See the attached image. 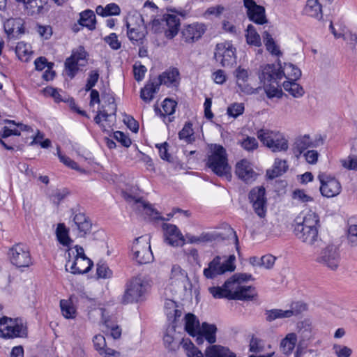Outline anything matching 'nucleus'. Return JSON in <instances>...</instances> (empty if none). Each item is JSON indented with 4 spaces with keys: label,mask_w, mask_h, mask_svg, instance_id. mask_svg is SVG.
Instances as JSON below:
<instances>
[{
    "label": "nucleus",
    "mask_w": 357,
    "mask_h": 357,
    "mask_svg": "<svg viewBox=\"0 0 357 357\" xmlns=\"http://www.w3.org/2000/svg\"><path fill=\"white\" fill-rule=\"evenodd\" d=\"M243 3L247 9V15L251 21L258 24L267 22L263 6L257 5L253 0H243Z\"/></svg>",
    "instance_id": "18"
},
{
    "label": "nucleus",
    "mask_w": 357,
    "mask_h": 357,
    "mask_svg": "<svg viewBox=\"0 0 357 357\" xmlns=\"http://www.w3.org/2000/svg\"><path fill=\"white\" fill-rule=\"evenodd\" d=\"M86 55V52L82 46L73 51L71 56L65 61V70L68 77L73 78L80 67L87 64Z\"/></svg>",
    "instance_id": "9"
},
{
    "label": "nucleus",
    "mask_w": 357,
    "mask_h": 357,
    "mask_svg": "<svg viewBox=\"0 0 357 357\" xmlns=\"http://www.w3.org/2000/svg\"><path fill=\"white\" fill-rule=\"evenodd\" d=\"M317 261L332 271L336 270L340 262V254L337 248L333 245L326 246L321 251Z\"/></svg>",
    "instance_id": "12"
},
{
    "label": "nucleus",
    "mask_w": 357,
    "mask_h": 357,
    "mask_svg": "<svg viewBox=\"0 0 357 357\" xmlns=\"http://www.w3.org/2000/svg\"><path fill=\"white\" fill-rule=\"evenodd\" d=\"M133 200L135 208L139 212L144 213L155 220H165V218L159 215V213L155 210L150 204L142 199L133 198Z\"/></svg>",
    "instance_id": "27"
},
{
    "label": "nucleus",
    "mask_w": 357,
    "mask_h": 357,
    "mask_svg": "<svg viewBox=\"0 0 357 357\" xmlns=\"http://www.w3.org/2000/svg\"><path fill=\"white\" fill-rule=\"evenodd\" d=\"M298 332L300 334L302 341L309 340L312 336V322L309 319H305L297 325Z\"/></svg>",
    "instance_id": "39"
},
{
    "label": "nucleus",
    "mask_w": 357,
    "mask_h": 357,
    "mask_svg": "<svg viewBox=\"0 0 357 357\" xmlns=\"http://www.w3.org/2000/svg\"><path fill=\"white\" fill-rule=\"evenodd\" d=\"M307 310V305L302 301L292 302L290 308L287 310L288 317H297Z\"/></svg>",
    "instance_id": "47"
},
{
    "label": "nucleus",
    "mask_w": 357,
    "mask_h": 357,
    "mask_svg": "<svg viewBox=\"0 0 357 357\" xmlns=\"http://www.w3.org/2000/svg\"><path fill=\"white\" fill-rule=\"evenodd\" d=\"M244 112V105L243 103H233L227 107V114L234 118H236Z\"/></svg>",
    "instance_id": "58"
},
{
    "label": "nucleus",
    "mask_w": 357,
    "mask_h": 357,
    "mask_svg": "<svg viewBox=\"0 0 357 357\" xmlns=\"http://www.w3.org/2000/svg\"><path fill=\"white\" fill-rule=\"evenodd\" d=\"M193 135L192 124L189 122L185 123L183 129L179 132L178 137L181 139H185L187 142L191 141V137Z\"/></svg>",
    "instance_id": "60"
},
{
    "label": "nucleus",
    "mask_w": 357,
    "mask_h": 357,
    "mask_svg": "<svg viewBox=\"0 0 357 357\" xmlns=\"http://www.w3.org/2000/svg\"><path fill=\"white\" fill-rule=\"evenodd\" d=\"M277 86L271 84H264V91L268 98H282L283 95L282 90L278 86V82H276Z\"/></svg>",
    "instance_id": "53"
},
{
    "label": "nucleus",
    "mask_w": 357,
    "mask_h": 357,
    "mask_svg": "<svg viewBox=\"0 0 357 357\" xmlns=\"http://www.w3.org/2000/svg\"><path fill=\"white\" fill-rule=\"evenodd\" d=\"M282 78L280 68H277L274 64H267L262 67L261 73L259 75L261 82L264 84L267 82H277Z\"/></svg>",
    "instance_id": "25"
},
{
    "label": "nucleus",
    "mask_w": 357,
    "mask_h": 357,
    "mask_svg": "<svg viewBox=\"0 0 357 357\" xmlns=\"http://www.w3.org/2000/svg\"><path fill=\"white\" fill-rule=\"evenodd\" d=\"M297 342V335L294 333L287 334L280 344V350L283 354L289 355L291 354Z\"/></svg>",
    "instance_id": "34"
},
{
    "label": "nucleus",
    "mask_w": 357,
    "mask_h": 357,
    "mask_svg": "<svg viewBox=\"0 0 357 357\" xmlns=\"http://www.w3.org/2000/svg\"><path fill=\"white\" fill-rule=\"evenodd\" d=\"M159 86L164 84L167 86H176L178 82L179 72L177 68H172L162 73L158 78H154Z\"/></svg>",
    "instance_id": "26"
},
{
    "label": "nucleus",
    "mask_w": 357,
    "mask_h": 357,
    "mask_svg": "<svg viewBox=\"0 0 357 357\" xmlns=\"http://www.w3.org/2000/svg\"><path fill=\"white\" fill-rule=\"evenodd\" d=\"M206 31L204 23L195 22L184 26L181 31L183 40L187 43H193L199 40Z\"/></svg>",
    "instance_id": "17"
},
{
    "label": "nucleus",
    "mask_w": 357,
    "mask_h": 357,
    "mask_svg": "<svg viewBox=\"0 0 357 357\" xmlns=\"http://www.w3.org/2000/svg\"><path fill=\"white\" fill-rule=\"evenodd\" d=\"M332 350L337 357H350L352 354L351 349L347 346L338 344H334Z\"/></svg>",
    "instance_id": "55"
},
{
    "label": "nucleus",
    "mask_w": 357,
    "mask_h": 357,
    "mask_svg": "<svg viewBox=\"0 0 357 357\" xmlns=\"http://www.w3.org/2000/svg\"><path fill=\"white\" fill-rule=\"evenodd\" d=\"M241 146L248 151H252L258 148V142L253 137L247 136L241 142Z\"/></svg>",
    "instance_id": "57"
},
{
    "label": "nucleus",
    "mask_w": 357,
    "mask_h": 357,
    "mask_svg": "<svg viewBox=\"0 0 357 357\" xmlns=\"http://www.w3.org/2000/svg\"><path fill=\"white\" fill-rule=\"evenodd\" d=\"M180 344L185 351L188 357H204L203 353L194 345L190 340L183 339Z\"/></svg>",
    "instance_id": "45"
},
{
    "label": "nucleus",
    "mask_w": 357,
    "mask_h": 357,
    "mask_svg": "<svg viewBox=\"0 0 357 357\" xmlns=\"http://www.w3.org/2000/svg\"><path fill=\"white\" fill-rule=\"evenodd\" d=\"M231 283H234V281L227 280L225 282L223 287H211L209 289L210 293L215 298H221L225 297L228 298L229 296V291L227 290V288L229 287V285Z\"/></svg>",
    "instance_id": "48"
},
{
    "label": "nucleus",
    "mask_w": 357,
    "mask_h": 357,
    "mask_svg": "<svg viewBox=\"0 0 357 357\" xmlns=\"http://www.w3.org/2000/svg\"><path fill=\"white\" fill-rule=\"evenodd\" d=\"M45 3L44 0H27L24 3V10L29 15H38L43 13Z\"/></svg>",
    "instance_id": "33"
},
{
    "label": "nucleus",
    "mask_w": 357,
    "mask_h": 357,
    "mask_svg": "<svg viewBox=\"0 0 357 357\" xmlns=\"http://www.w3.org/2000/svg\"><path fill=\"white\" fill-rule=\"evenodd\" d=\"M276 258L272 255H266L261 257V267L271 269L275 262Z\"/></svg>",
    "instance_id": "63"
},
{
    "label": "nucleus",
    "mask_w": 357,
    "mask_h": 357,
    "mask_svg": "<svg viewBox=\"0 0 357 357\" xmlns=\"http://www.w3.org/2000/svg\"><path fill=\"white\" fill-rule=\"evenodd\" d=\"M234 259V256H229L228 259L221 261V257L217 256L208 263V267L204 269L203 274L208 279H213L226 272L234 271L235 269Z\"/></svg>",
    "instance_id": "7"
},
{
    "label": "nucleus",
    "mask_w": 357,
    "mask_h": 357,
    "mask_svg": "<svg viewBox=\"0 0 357 357\" xmlns=\"http://www.w3.org/2000/svg\"><path fill=\"white\" fill-rule=\"evenodd\" d=\"M287 310L272 309L266 311V319L267 321L271 322L277 319L289 318Z\"/></svg>",
    "instance_id": "52"
},
{
    "label": "nucleus",
    "mask_w": 357,
    "mask_h": 357,
    "mask_svg": "<svg viewBox=\"0 0 357 357\" xmlns=\"http://www.w3.org/2000/svg\"><path fill=\"white\" fill-rule=\"evenodd\" d=\"M200 327L199 321L195 314L192 313L185 314V329L190 335L195 337L200 332Z\"/></svg>",
    "instance_id": "32"
},
{
    "label": "nucleus",
    "mask_w": 357,
    "mask_h": 357,
    "mask_svg": "<svg viewBox=\"0 0 357 357\" xmlns=\"http://www.w3.org/2000/svg\"><path fill=\"white\" fill-rule=\"evenodd\" d=\"M31 47L29 44L24 42H19L15 47V53L22 61L27 62L29 59V56L31 54Z\"/></svg>",
    "instance_id": "46"
},
{
    "label": "nucleus",
    "mask_w": 357,
    "mask_h": 357,
    "mask_svg": "<svg viewBox=\"0 0 357 357\" xmlns=\"http://www.w3.org/2000/svg\"><path fill=\"white\" fill-rule=\"evenodd\" d=\"M60 307L62 314L66 319H72L75 317V309L72 303L68 300H61L60 301Z\"/></svg>",
    "instance_id": "50"
},
{
    "label": "nucleus",
    "mask_w": 357,
    "mask_h": 357,
    "mask_svg": "<svg viewBox=\"0 0 357 357\" xmlns=\"http://www.w3.org/2000/svg\"><path fill=\"white\" fill-rule=\"evenodd\" d=\"M249 199L252 204L255 212L260 218L265 217L266 213L265 188L261 186L252 189L249 193Z\"/></svg>",
    "instance_id": "14"
},
{
    "label": "nucleus",
    "mask_w": 357,
    "mask_h": 357,
    "mask_svg": "<svg viewBox=\"0 0 357 357\" xmlns=\"http://www.w3.org/2000/svg\"><path fill=\"white\" fill-rule=\"evenodd\" d=\"M347 238L351 246H357V225H349Z\"/></svg>",
    "instance_id": "62"
},
{
    "label": "nucleus",
    "mask_w": 357,
    "mask_h": 357,
    "mask_svg": "<svg viewBox=\"0 0 357 357\" xmlns=\"http://www.w3.org/2000/svg\"><path fill=\"white\" fill-rule=\"evenodd\" d=\"M317 146L318 143L317 142H313L309 135H301L295 139L292 147V151L294 155L298 158L308 148H314Z\"/></svg>",
    "instance_id": "24"
},
{
    "label": "nucleus",
    "mask_w": 357,
    "mask_h": 357,
    "mask_svg": "<svg viewBox=\"0 0 357 357\" xmlns=\"http://www.w3.org/2000/svg\"><path fill=\"white\" fill-rule=\"evenodd\" d=\"M280 72H282V77L288 79V81L297 80L301 76V70L295 65L287 63L284 66H280Z\"/></svg>",
    "instance_id": "36"
},
{
    "label": "nucleus",
    "mask_w": 357,
    "mask_h": 357,
    "mask_svg": "<svg viewBox=\"0 0 357 357\" xmlns=\"http://www.w3.org/2000/svg\"><path fill=\"white\" fill-rule=\"evenodd\" d=\"M217 328L214 324H209L206 322L202 323L200 327V332L204 335L205 339L210 344H213L216 342Z\"/></svg>",
    "instance_id": "42"
},
{
    "label": "nucleus",
    "mask_w": 357,
    "mask_h": 357,
    "mask_svg": "<svg viewBox=\"0 0 357 357\" xmlns=\"http://www.w3.org/2000/svg\"><path fill=\"white\" fill-rule=\"evenodd\" d=\"M95 349L103 357H125L119 351L107 347L105 338L102 335H96L93 338Z\"/></svg>",
    "instance_id": "22"
},
{
    "label": "nucleus",
    "mask_w": 357,
    "mask_h": 357,
    "mask_svg": "<svg viewBox=\"0 0 357 357\" xmlns=\"http://www.w3.org/2000/svg\"><path fill=\"white\" fill-rule=\"evenodd\" d=\"M56 151H57L58 157L62 163H63L66 166H67L73 169L81 171L80 168L79 167V165H77V163L76 162L71 160L69 157L61 154V153L60 151L59 146H57Z\"/></svg>",
    "instance_id": "56"
},
{
    "label": "nucleus",
    "mask_w": 357,
    "mask_h": 357,
    "mask_svg": "<svg viewBox=\"0 0 357 357\" xmlns=\"http://www.w3.org/2000/svg\"><path fill=\"white\" fill-rule=\"evenodd\" d=\"M246 32V40L249 45L256 47H260L261 45V37L253 25L249 24L247 27Z\"/></svg>",
    "instance_id": "44"
},
{
    "label": "nucleus",
    "mask_w": 357,
    "mask_h": 357,
    "mask_svg": "<svg viewBox=\"0 0 357 357\" xmlns=\"http://www.w3.org/2000/svg\"><path fill=\"white\" fill-rule=\"evenodd\" d=\"M176 105V102L172 99H165L162 105V112L160 111L161 115L165 116L174 114Z\"/></svg>",
    "instance_id": "54"
},
{
    "label": "nucleus",
    "mask_w": 357,
    "mask_h": 357,
    "mask_svg": "<svg viewBox=\"0 0 357 357\" xmlns=\"http://www.w3.org/2000/svg\"><path fill=\"white\" fill-rule=\"evenodd\" d=\"M235 174L246 183H252L257 177V174L254 171L251 163L246 159H243L236 163Z\"/></svg>",
    "instance_id": "19"
},
{
    "label": "nucleus",
    "mask_w": 357,
    "mask_h": 357,
    "mask_svg": "<svg viewBox=\"0 0 357 357\" xmlns=\"http://www.w3.org/2000/svg\"><path fill=\"white\" fill-rule=\"evenodd\" d=\"M205 357H236L229 348L221 345H211L205 350Z\"/></svg>",
    "instance_id": "28"
},
{
    "label": "nucleus",
    "mask_w": 357,
    "mask_h": 357,
    "mask_svg": "<svg viewBox=\"0 0 357 357\" xmlns=\"http://www.w3.org/2000/svg\"><path fill=\"white\" fill-rule=\"evenodd\" d=\"M92 227L90 219L82 212L73 215L72 229L77 230L80 236H84L91 231Z\"/></svg>",
    "instance_id": "21"
},
{
    "label": "nucleus",
    "mask_w": 357,
    "mask_h": 357,
    "mask_svg": "<svg viewBox=\"0 0 357 357\" xmlns=\"http://www.w3.org/2000/svg\"><path fill=\"white\" fill-rule=\"evenodd\" d=\"M220 235L217 233L203 232L199 236L186 234L185 238L190 243H201L205 242H212L217 240Z\"/></svg>",
    "instance_id": "35"
},
{
    "label": "nucleus",
    "mask_w": 357,
    "mask_h": 357,
    "mask_svg": "<svg viewBox=\"0 0 357 357\" xmlns=\"http://www.w3.org/2000/svg\"><path fill=\"white\" fill-rule=\"evenodd\" d=\"M236 48L231 42L225 41L217 44L215 59L223 67L231 66L236 63Z\"/></svg>",
    "instance_id": "10"
},
{
    "label": "nucleus",
    "mask_w": 357,
    "mask_h": 357,
    "mask_svg": "<svg viewBox=\"0 0 357 357\" xmlns=\"http://www.w3.org/2000/svg\"><path fill=\"white\" fill-rule=\"evenodd\" d=\"M235 76L236 78L237 86L241 92L246 94H253L257 93V89L248 84L249 77V73L248 70L239 66L235 70Z\"/></svg>",
    "instance_id": "23"
},
{
    "label": "nucleus",
    "mask_w": 357,
    "mask_h": 357,
    "mask_svg": "<svg viewBox=\"0 0 357 357\" xmlns=\"http://www.w3.org/2000/svg\"><path fill=\"white\" fill-rule=\"evenodd\" d=\"M206 165L216 175L231 179V167L228 164L226 150L222 146L216 144L211 145Z\"/></svg>",
    "instance_id": "2"
},
{
    "label": "nucleus",
    "mask_w": 357,
    "mask_h": 357,
    "mask_svg": "<svg viewBox=\"0 0 357 357\" xmlns=\"http://www.w3.org/2000/svg\"><path fill=\"white\" fill-rule=\"evenodd\" d=\"M165 242L173 246L178 247L185 244V237L175 225L162 224Z\"/></svg>",
    "instance_id": "16"
},
{
    "label": "nucleus",
    "mask_w": 357,
    "mask_h": 357,
    "mask_svg": "<svg viewBox=\"0 0 357 357\" xmlns=\"http://www.w3.org/2000/svg\"><path fill=\"white\" fill-rule=\"evenodd\" d=\"M149 287V282L144 278L135 277L132 278L126 283L121 303L128 304L142 301Z\"/></svg>",
    "instance_id": "3"
},
{
    "label": "nucleus",
    "mask_w": 357,
    "mask_h": 357,
    "mask_svg": "<svg viewBox=\"0 0 357 357\" xmlns=\"http://www.w3.org/2000/svg\"><path fill=\"white\" fill-rule=\"evenodd\" d=\"M322 6L323 3L319 0H307L304 11L306 15L321 20L323 17Z\"/></svg>",
    "instance_id": "30"
},
{
    "label": "nucleus",
    "mask_w": 357,
    "mask_h": 357,
    "mask_svg": "<svg viewBox=\"0 0 357 357\" xmlns=\"http://www.w3.org/2000/svg\"><path fill=\"white\" fill-rule=\"evenodd\" d=\"M318 178L321 183L319 190L324 197H334L340 193L341 185L335 178L321 173L319 174Z\"/></svg>",
    "instance_id": "13"
},
{
    "label": "nucleus",
    "mask_w": 357,
    "mask_h": 357,
    "mask_svg": "<svg viewBox=\"0 0 357 357\" xmlns=\"http://www.w3.org/2000/svg\"><path fill=\"white\" fill-rule=\"evenodd\" d=\"M97 15L102 17H108L112 15H118L121 13L119 6L114 3H111L103 7L102 6H98L96 8Z\"/></svg>",
    "instance_id": "40"
},
{
    "label": "nucleus",
    "mask_w": 357,
    "mask_h": 357,
    "mask_svg": "<svg viewBox=\"0 0 357 357\" xmlns=\"http://www.w3.org/2000/svg\"><path fill=\"white\" fill-rule=\"evenodd\" d=\"M104 41L114 50L121 48V43L118 40V36L115 33H112L104 38Z\"/></svg>",
    "instance_id": "59"
},
{
    "label": "nucleus",
    "mask_w": 357,
    "mask_h": 357,
    "mask_svg": "<svg viewBox=\"0 0 357 357\" xmlns=\"http://www.w3.org/2000/svg\"><path fill=\"white\" fill-rule=\"evenodd\" d=\"M295 81L296 80L284 82L283 87L284 89L289 92L293 97L298 98L304 95L305 91L303 88Z\"/></svg>",
    "instance_id": "41"
},
{
    "label": "nucleus",
    "mask_w": 357,
    "mask_h": 357,
    "mask_svg": "<svg viewBox=\"0 0 357 357\" xmlns=\"http://www.w3.org/2000/svg\"><path fill=\"white\" fill-rule=\"evenodd\" d=\"M132 20L133 17H130L126 22L127 35L130 40L135 43L142 40L144 36V34L141 30V26L133 25L131 23V21Z\"/></svg>",
    "instance_id": "31"
},
{
    "label": "nucleus",
    "mask_w": 357,
    "mask_h": 357,
    "mask_svg": "<svg viewBox=\"0 0 357 357\" xmlns=\"http://www.w3.org/2000/svg\"><path fill=\"white\" fill-rule=\"evenodd\" d=\"M160 86L155 79H150L144 88L141 89L140 98L146 102H151L154 94L159 91Z\"/></svg>",
    "instance_id": "29"
},
{
    "label": "nucleus",
    "mask_w": 357,
    "mask_h": 357,
    "mask_svg": "<svg viewBox=\"0 0 357 357\" xmlns=\"http://www.w3.org/2000/svg\"><path fill=\"white\" fill-rule=\"evenodd\" d=\"M342 165L348 169L357 170V156H349L340 160Z\"/></svg>",
    "instance_id": "64"
},
{
    "label": "nucleus",
    "mask_w": 357,
    "mask_h": 357,
    "mask_svg": "<svg viewBox=\"0 0 357 357\" xmlns=\"http://www.w3.org/2000/svg\"><path fill=\"white\" fill-rule=\"evenodd\" d=\"M183 17L181 13L176 11H171L163 15L162 22L163 25L167 26L165 36L167 38L172 39L177 35L180 29L181 18Z\"/></svg>",
    "instance_id": "15"
},
{
    "label": "nucleus",
    "mask_w": 357,
    "mask_h": 357,
    "mask_svg": "<svg viewBox=\"0 0 357 357\" xmlns=\"http://www.w3.org/2000/svg\"><path fill=\"white\" fill-rule=\"evenodd\" d=\"M27 335V328L22 318L0 319V337L3 338L24 337Z\"/></svg>",
    "instance_id": "6"
},
{
    "label": "nucleus",
    "mask_w": 357,
    "mask_h": 357,
    "mask_svg": "<svg viewBox=\"0 0 357 357\" xmlns=\"http://www.w3.org/2000/svg\"><path fill=\"white\" fill-rule=\"evenodd\" d=\"M8 126H4L2 131H0V138H7L11 135H20V130L15 128L13 124H8Z\"/></svg>",
    "instance_id": "61"
},
{
    "label": "nucleus",
    "mask_w": 357,
    "mask_h": 357,
    "mask_svg": "<svg viewBox=\"0 0 357 357\" xmlns=\"http://www.w3.org/2000/svg\"><path fill=\"white\" fill-rule=\"evenodd\" d=\"M256 295L255 288L251 286H241L238 285L235 291L234 292V295L231 297L234 299L238 300H251Z\"/></svg>",
    "instance_id": "37"
},
{
    "label": "nucleus",
    "mask_w": 357,
    "mask_h": 357,
    "mask_svg": "<svg viewBox=\"0 0 357 357\" xmlns=\"http://www.w3.org/2000/svg\"><path fill=\"white\" fill-rule=\"evenodd\" d=\"M132 251L135 259L140 264H148L153 259L148 237L140 236L136 238L133 243Z\"/></svg>",
    "instance_id": "8"
},
{
    "label": "nucleus",
    "mask_w": 357,
    "mask_h": 357,
    "mask_svg": "<svg viewBox=\"0 0 357 357\" xmlns=\"http://www.w3.org/2000/svg\"><path fill=\"white\" fill-rule=\"evenodd\" d=\"M56 235L59 242L64 246H68L72 240L68 235V229L63 223H59L56 229Z\"/></svg>",
    "instance_id": "43"
},
{
    "label": "nucleus",
    "mask_w": 357,
    "mask_h": 357,
    "mask_svg": "<svg viewBox=\"0 0 357 357\" xmlns=\"http://www.w3.org/2000/svg\"><path fill=\"white\" fill-rule=\"evenodd\" d=\"M10 259L11 263L17 267H29L31 264V257L26 245L18 243L10 248Z\"/></svg>",
    "instance_id": "11"
},
{
    "label": "nucleus",
    "mask_w": 357,
    "mask_h": 357,
    "mask_svg": "<svg viewBox=\"0 0 357 357\" xmlns=\"http://www.w3.org/2000/svg\"><path fill=\"white\" fill-rule=\"evenodd\" d=\"M262 37L266 50L272 54L279 55L280 54V51L276 45L271 35L268 31H265L262 34Z\"/></svg>",
    "instance_id": "49"
},
{
    "label": "nucleus",
    "mask_w": 357,
    "mask_h": 357,
    "mask_svg": "<svg viewBox=\"0 0 357 357\" xmlns=\"http://www.w3.org/2000/svg\"><path fill=\"white\" fill-rule=\"evenodd\" d=\"M288 169L287 161L281 159H275L273 169L272 171V175H270V178H273L282 175L286 172Z\"/></svg>",
    "instance_id": "51"
},
{
    "label": "nucleus",
    "mask_w": 357,
    "mask_h": 357,
    "mask_svg": "<svg viewBox=\"0 0 357 357\" xmlns=\"http://www.w3.org/2000/svg\"><path fill=\"white\" fill-rule=\"evenodd\" d=\"M68 255L69 257L71 255H75V259L73 261L68 260L66 264V271H69L73 274H83L91 270L93 262L86 257L82 247L76 245L74 248L69 249Z\"/></svg>",
    "instance_id": "5"
},
{
    "label": "nucleus",
    "mask_w": 357,
    "mask_h": 357,
    "mask_svg": "<svg viewBox=\"0 0 357 357\" xmlns=\"http://www.w3.org/2000/svg\"><path fill=\"white\" fill-rule=\"evenodd\" d=\"M320 222L319 215L312 211H309L303 217H298L294 226V234L296 237L315 249L323 244L321 238L319 235Z\"/></svg>",
    "instance_id": "1"
},
{
    "label": "nucleus",
    "mask_w": 357,
    "mask_h": 357,
    "mask_svg": "<svg viewBox=\"0 0 357 357\" xmlns=\"http://www.w3.org/2000/svg\"><path fill=\"white\" fill-rule=\"evenodd\" d=\"M257 138L273 152H284L289 149V142L284 134L268 129H260Z\"/></svg>",
    "instance_id": "4"
},
{
    "label": "nucleus",
    "mask_w": 357,
    "mask_h": 357,
    "mask_svg": "<svg viewBox=\"0 0 357 357\" xmlns=\"http://www.w3.org/2000/svg\"><path fill=\"white\" fill-rule=\"evenodd\" d=\"M24 22L22 18H10L3 24L5 32L8 38L17 39L19 36L24 33Z\"/></svg>",
    "instance_id": "20"
},
{
    "label": "nucleus",
    "mask_w": 357,
    "mask_h": 357,
    "mask_svg": "<svg viewBox=\"0 0 357 357\" xmlns=\"http://www.w3.org/2000/svg\"><path fill=\"white\" fill-rule=\"evenodd\" d=\"M96 15L93 10H86L80 13V18L79 20L80 25L86 26L90 30H93L96 28Z\"/></svg>",
    "instance_id": "38"
}]
</instances>
